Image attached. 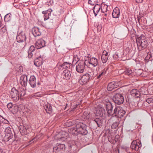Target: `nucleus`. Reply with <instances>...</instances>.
I'll use <instances>...</instances> for the list:
<instances>
[{
  "instance_id": "1",
  "label": "nucleus",
  "mask_w": 153,
  "mask_h": 153,
  "mask_svg": "<svg viewBox=\"0 0 153 153\" xmlns=\"http://www.w3.org/2000/svg\"><path fill=\"white\" fill-rule=\"evenodd\" d=\"M70 131L73 134L76 135L78 134L85 135L88 133L86 129V125L82 123H77L75 127H72L70 129Z\"/></svg>"
},
{
  "instance_id": "2",
  "label": "nucleus",
  "mask_w": 153,
  "mask_h": 153,
  "mask_svg": "<svg viewBox=\"0 0 153 153\" xmlns=\"http://www.w3.org/2000/svg\"><path fill=\"white\" fill-rule=\"evenodd\" d=\"M136 39L138 49L139 51L142 50L143 48H145L147 46L148 43L143 35L137 36Z\"/></svg>"
},
{
  "instance_id": "3",
  "label": "nucleus",
  "mask_w": 153,
  "mask_h": 153,
  "mask_svg": "<svg viewBox=\"0 0 153 153\" xmlns=\"http://www.w3.org/2000/svg\"><path fill=\"white\" fill-rule=\"evenodd\" d=\"M126 113V111L122 107H116L114 110L113 116L121 118Z\"/></svg>"
},
{
  "instance_id": "4",
  "label": "nucleus",
  "mask_w": 153,
  "mask_h": 153,
  "mask_svg": "<svg viewBox=\"0 0 153 153\" xmlns=\"http://www.w3.org/2000/svg\"><path fill=\"white\" fill-rule=\"evenodd\" d=\"M113 100L115 104L120 105L123 103L124 101V98L122 94L117 93L113 96Z\"/></svg>"
},
{
  "instance_id": "5",
  "label": "nucleus",
  "mask_w": 153,
  "mask_h": 153,
  "mask_svg": "<svg viewBox=\"0 0 153 153\" xmlns=\"http://www.w3.org/2000/svg\"><path fill=\"white\" fill-rule=\"evenodd\" d=\"M4 132L5 134V135L3 138L4 141L5 142H7L10 140V141H12V139L13 137V134L11 132V128L8 127L6 128Z\"/></svg>"
},
{
  "instance_id": "6",
  "label": "nucleus",
  "mask_w": 153,
  "mask_h": 153,
  "mask_svg": "<svg viewBox=\"0 0 153 153\" xmlns=\"http://www.w3.org/2000/svg\"><path fill=\"white\" fill-rule=\"evenodd\" d=\"M86 60H85V61L83 60H81L76 65V68L77 72L80 73H82L83 72L85 67V66H87L86 64Z\"/></svg>"
},
{
  "instance_id": "7",
  "label": "nucleus",
  "mask_w": 153,
  "mask_h": 153,
  "mask_svg": "<svg viewBox=\"0 0 153 153\" xmlns=\"http://www.w3.org/2000/svg\"><path fill=\"white\" fill-rule=\"evenodd\" d=\"M141 146V142L138 140L133 141L131 145V147L132 149L136 151H137Z\"/></svg>"
},
{
  "instance_id": "8",
  "label": "nucleus",
  "mask_w": 153,
  "mask_h": 153,
  "mask_svg": "<svg viewBox=\"0 0 153 153\" xmlns=\"http://www.w3.org/2000/svg\"><path fill=\"white\" fill-rule=\"evenodd\" d=\"M92 76L88 73H86L81 76L80 81L81 82L82 84H84L89 82L91 79Z\"/></svg>"
},
{
  "instance_id": "9",
  "label": "nucleus",
  "mask_w": 153,
  "mask_h": 153,
  "mask_svg": "<svg viewBox=\"0 0 153 153\" xmlns=\"http://www.w3.org/2000/svg\"><path fill=\"white\" fill-rule=\"evenodd\" d=\"M120 82H117L113 81L110 82L107 87V89L108 91H111L115 88L119 86Z\"/></svg>"
},
{
  "instance_id": "10",
  "label": "nucleus",
  "mask_w": 153,
  "mask_h": 153,
  "mask_svg": "<svg viewBox=\"0 0 153 153\" xmlns=\"http://www.w3.org/2000/svg\"><path fill=\"white\" fill-rule=\"evenodd\" d=\"M26 37L25 36V33L22 31L16 36V40L17 42H23L25 40Z\"/></svg>"
},
{
  "instance_id": "11",
  "label": "nucleus",
  "mask_w": 153,
  "mask_h": 153,
  "mask_svg": "<svg viewBox=\"0 0 153 153\" xmlns=\"http://www.w3.org/2000/svg\"><path fill=\"white\" fill-rule=\"evenodd\" d=\"M105 108L108 114L110 115H114V112H113V106L111 103L108 102L105 104Z\"/></svg>"
},
{
  "instance_id": "12",
  "label": "nucleus",
  "mask_w": 153,
  "mask_h": 153,
  "mask_svg": "<svg viewBox=\"0 0 153 153\" xmlns=\"http://www.w3.org/2000/svg\"><path fill=\"white\" fill-rule=\"evenodd\" d=\"M65 149V146L63 144L57 143L53 147V152L57 153L61 150H63Z\"/></svg>"
},
{
  "instance_id": "13",
  "label": "nucleus",
  "mask_w": 153,
  "mask_h": 153,
  "mask_svg": "<svg viewBox=\"0 0 153 153\" xmlns=\"http://www.w3.org/2000/svg\"><path fill=\"white\" fill-rule=\"evenodd\" d=\"M19 82L23 87H25L27 84V77L25 75H22L20 77Z\"/></svg>"
},
{
  "instance_id": "14",
  "label": "nucleus",
  "mask_w": 153,
  "mask_h": 153,
  "mask_svg": "<svg viewBox=\"0 0 153 153\" xmlns=\"http://www.w3.org/2000/svg\"><path fill=\"white\" fill-rule=\"evenodd\" d=\"M45 46V42L42 39L38 40L36 43L35 47L37 49L42 48Z\"/></svg>"
},
{
  "instance_id": "15",
  "label": "nucleus",
  "mask_w": 153,
  "mask_h": 153,
  "mask_svg": "<svg viewBox=\"0 0 153 153\" xmlns=\"http://www.w3.org/2000/svg\"><path fill=\"white\" fill-rule=\"evenodd\" d=\"M28 83L32 88H35L36 85V77L34 76H31L29 80Z\"/></svg>"
},
{
  "instance_id": "16",
  "label": "nucleus",
  "mask_w": 153,
  "mask_h": 153,
  "mask_svg": "<svg viewBox=\"0 0 153 153\" xmlns=\"http://www.w3.org/2000/svg\"><path fill=\"white\" fill-rule=\"evenodd\" d=\"M96 115L98 116L102 117L103 118H105L106 116V112L103 108H101L97 110Z\"/></svg>"
},
{
  "instance_id": "17",
  "label": "nucleus",
  "mask_w": 153,
  "mask_h": 153,
  "mask_svg": "<svg viewBox=\"0 0 153 153\" xmlns=\"http://www.w3.org/2000/svg\"><path fill=\"white\" fill-rule=\"evenodd\" d=\"M61 76L64 79L69 80L71 76V72L68 70H65L62 73Z\"/></svg>"
},
{
  "instance_id": "18",
  "label": "nucleus",
  "mask_w": 153,
  "mask_h": 153,
  "mask_svg": "<svg viewBox=\"0 0 153 153\" xmlns=\"http://www.w3.org/2000/svg\"><path fill=\"white\" fill-rule=\"evenodd\" d=\"M88 62L92 66L95 67L98 64V59L95 57H92L88 59Z\"/></svg>"
},
{
  "instance_id": "19",
  "label": "nucleus",
  "mask_w": 153,
  "mask_h": 153,
  "mask_svg": "<svg viewBox=\"0 0 153 153\" xmlns=\"http://www.w3.org/2000/svg\"><path fill=\"white\" fill-rule=\"evenodd\" d=\"M10 95L12 98H19V91L14 88H13L10 92Z\"/></svg>"
},
{
  "instance_id": "20",
  "label": "nucleus",
  "mask_w": 153,
  "mask_h": 153,
  "mask_svg": "<svg viewBox=\"0 0 153 153\" xmlns=\"http://www.w3.org/2000/svg\"><path fill=\"white\" fill-rule=\"evenodd\" d=\"M52 10L51 9H49L46 11L42 12V13L44 14V18L45 21L49 19V16H51V14Z\"/></svg>"
},
{
  "instance_id": "21",
  "label": "nucleus",
  "mask_w": 153,
  "mask_h": 153,
  "mask_svg": "<svg viewBox=\"0 0 153 153\" xmlns=\"http://www.w3.org/2000/svg\"><path fill=\"white\" fill-rule=\"evenodd\" d=\"M102 7L101 5L98 4H96L93 8V11L95 16H96L98 13L101 10L102 11Z\"/></svg>"
},
{
  "instance_id": "22",
  "label": "nucleus",
  "mask_w": 153,
  "mask_h": 153,
  "mask_svg": "<svg viewBox=\"0 0 153 153\" xmlns=\"http://www.w3.org/2000/svg\"><path fill=\"white\" fill-rule=\"evenodd\" d=\"M120 14V11L119 9L117 7H115L113 10L112 15L114 18H118Z\"/></svg>"
},
{
  "instance_id": "23",
  "label": "nucleus",
  "mask_w": 153,
  "mask_h": 153,
  "mask_svg": "<svg viewBox=\"0 0 153 153\" xmlns=\"http://www.w3.org/2000/svg\"><path fill=\"white\" fill-rule=\"evenodd\" d=\"M32 32L35 37L39 36L41 34V32L39 28L34 27L32 28Z\"/></svg>"
},
{
  "instance_id": "24",
  "label": "nucleus",
  "mask_w": 153,
  "mask_h": 153,
  "mask_svg": "<svg viewBox=\"0 0 153 153\" xmlns=\"http://www.w3.org/2000/svg\"><path fill=\"white\" fill-rule=\"evenodd\" d=\"M34 65L37 67H39L42 65L43 63L42 58L41 57H39L34 61Z\"/></svg>"
},
{
  "instance_id": "25",
  "label": "nucleus",
  "mask_w": 153,
  "mask_h": 153,
  "mask_svg": "<svg viewBox=\"0 0 153 153\" xmlns=\"http://www.w3.org/2000/svg\"><path fill=\"white\" fill-rule=\"evenodd\" d=\"M131 96L136 98L139 97L140 96V93L139 91L136 89H132L131 91Z\"/></svg>"
},
{
  "instance_id": "26",
  "label": "nucleus",
  "mask_w": 153,
  "mask_h": 153,
  "mask_svg": "<svg viewBox=\"0 0 153 153\" xmlns=\"http://www.w3.org/2000/svg\"><path fill=\"white\" fill-rule=\"evenodd\" d=\"M108 7V6L107 5H105L103 7V9H102L101 12L103 13L102 15L105 16V17H107L108 15L109 12H107Z\"/></svg>"
},
{
  "instance_id": "27",
  "label": "nucleus",
  "mask_w": 153,
  "mask_h": 153,
  "mask_svg": "<svg viewBox=\"0 0 153 153\" xmlns=\"http://www.w3.org/2000/svg\"><path fill=\"white\" fill-rule=\"evenodd\" d=\"M35 50V48L34 46L32 45L30 47L29 50L28 51V57L29 58H30L32 56V52L34 51Z\"/></svg>"
},
{
  "instance_id": "28",
  "label": "nucleus",
  "mask_w": 153,
  "mask_h": 153,
  "mask_svg": "<svg viewBox=\"0 0 153 153\" xmlns=\"http://www.w3.org/2000/svg\"><path fill=\"white\" fill-rule=\"evenodd\" d=\"M107 70V69L104 68L102 70L100 73H99V75H98L97 77V79H100L102 78L103 76L105 74L106 71Z\"/></svg>"
},
{
  "instance_id": "29",
  "label": "nucleus",
  "mask_w": 153,
  "mask_h": 153,
  "mask_svg": "<svg viewBox=\"0 0 153 153\" xmlns=\"http://www.w3.org/2000/svg\"><path fill=\"white\" fill-rule=\"evenodd\" d=\"M72 64L67 62H64L61 65V66L63 68H69L70 66H71Z\"/></svg>"
},
{
  "instance_id": "30",
  "label": "nucleus",
  "mask_w": 153,
  "mask_h": 153,
  "mask_svg": "<svg viewBox=\"0 0 153 153\" xmlns=\"http://www.w3.org/2000/svg\"><path fill=\"white\" fill-rule=\"evenodd\" d=\"M45 109L48 113L50 114L52 112V107L50 104L46 105L45 107Z\"/></svg>"
},
{
  "instance_id": "31",
  "label": "nucleus",
  "mask_w": 153,
  "mask_h": 153,
  "mask_svg": "<svg viewBox=\"0 0 153 153\" xmlns=\"http://www.w3.org/2000/svg\"><path fill=\"white\" fill-rule=\"evenodd\" d=\"M11 14L10 13H8L6 14L4 16V20L5 22H8L11 19Z\"/></svg>"
},
{
  "instance_id": "32",
  "label": "nucleus",
  "mask_w": 153,
  "mask_h": 153,
  "mask_svg": "<svg viewBox=\"0 0 153 153\" xmlns=\"http://www.w3.org/2000/svg\"><path fill=\"white\" fill-rule=\"evenodd\" d=\"M94 121L97 123L98 127H100L102 126V120L99 118H97L94 119Z\"/></svg>"
},
{
  "instance_id": "33",
  "label": "nucleus",
  "mask_w": 153,
  "mask_h": 153,
  "mask_svg": "<svg viewBox=\"0 0 153 153\" xmlns=\"http://www.w3.org/2000/svg\"><path fill=\"white\" fill-rule=\"evenodd\" d=\"M108 56H106L105 55H104V54H102L101 59L102 62L104 63H105L108 60Z\"/></svg>"
},
{
  "instance_id": "34",
  "label": "nucleus",
  "mask_w": 153,
  "mask_h": 153,
  "mask_svg": "<svg viewBox=\"0 0 153 153\" xmlns=\"http://www.w3.org/2000/svg\"><path fill=\"white\" fill-rule=\"evenodd\" d=\"M19 130L21 133H22L25 134L27 133V129L24 126H21L19 127Z\"/></svg>"
},
{
  "instance_id": "35",
  "label": "nucleus",
  "mask_w": 153,
  "mask_h": 153,
  "mask_svg": "<svg viewBox=\"0 0 153 153\" xmlns=\"http://www.w3.org/2000/svg\"><path fill=\"white\" fill-rule=\"evenodd\" d=\"M119 122H115L112 124L111 127L112 129H115L117 128L119 125Z\"/></svg>"
},
{
  "instance_id": "36",
  "label": "nucleus",
  "mask_w": 153,
  "mask_h": 153,
  "mask_svg": "<svg viewBox=\"0 0 153 153\" xmlns=\"http://www.w3.org/2000/svg\"><path fill=\"white\" fill-rule=\"evenodd\" d=\"M79 59L77 55H74L72 61V63L74 64H76L79 61Z\"/></svg>"
},
{
  "instance_id": "37",
  "label": "nucleus",
  "mask_w": 153,
  "mask_h": 153,
  "mask_svg": "<svg viewBox=\"0 0 153 153\" xmlns=\"http://www.w3.org/2000/svg\"><path fill=\"white\" fill-rule=\"evenodd\" d=\"M132 71L130 68L126 69L124 71V73L125 74L129 75L132 73Z\"/></svg>"
},
{
  "instance_id": "38",
  "label": "nucleus",
  "mask_w": 153,
  "mask_h": 153,
  "mask_svg": "<svg viewBox=\"0 0 153 153\" xmlns=\"http://www.w3.org/2000/svg\"><path fill=\"white\" fill-rule=\"evenodd\" d=\"M97 2V0H89L88 3L92 5H95Z\"/></svg>"
},
{
  "instance_id": "39",
  "label": "nucleus",
  "mask_w": 153,
  "mask_h": 153,
  "mask_svg": "<svg viewBox=\"0 0 153 153\" xmlns=\"http://www.w3.org/2000/svg\"><path fill=\"white\" fill-rule=\"evenodd\" d=\"M19 97L24 96L25 94V92L24 89L21 88L19 92Z\"/></svg>"
},
{
  "instance_id": "40",
  "label": "nucleus",
  "mask_w": 153,
  "mask_h": 153,
  "mask_svg": "<svg viewBox=\"0 0 153 153\" xmlns=\"http://www.w3.org/2000/svg\"><path fill=\"white\" fill-rule=\"evenodd\" d=\"M8 121L4 119L2 116L0 115V124L2 123H7Z\"/></svg>"
},
{
  "instance_id": "41",
  "label": "nucleus",
  "mask_w": 153,
  "mask_h": 153,
  "mask_svg": "<svg viewBox=\"0 0 153 153\" xmlns=\"http://www.w3.org/2000/svg\"><path fill=\"white\" fill-rule=\"evenodd\" d=\"M146 102L149 104L153 105V99L152 98H149L146 100Z\"/></svg>"
},
{
  "instance_id": "42",
  "label": "nucleus",
  "mask_w": 153,
  "mask_h": 153,
  "mask_svg": "<svg viewBox=\"0 0 153 153\" xmlns=\"http://www.w3.org/2000/svg\"><path fill=\"white\" fill-rule=\"evenodd\" d=\"M13 106L14 105H13L12 104L11 102L8 103L7 105V108L10 111L13 110Z\"/></svg>"
},
{
  "instance_id": "43",
  "label": "nucleus",
  "mask_w": 153,
  "mask_h": 153,
  "mask_svg": "<svg viewBox=\"0 0 153 153\" xmlns=\"http://www.w3.org/2000/svg\"><path fill=\"white\" fill-rule=\"evenodd\" d=\"M18 110V108L17 106L16 105H14L13 108V110L11 111L13 113H16Z\"/></svg>"
},
{
  "instance_id": "44",
  "label": "nucleus",
  "mask_w": 153,
  "mask_h": 153,
  "mask_svg": "<svg viewBox=\"0 0 153 153\" xmlns=\"http://www.w3.org/2000/svg\"><path fill=\"white\" fill-rule=\"evenodd\" d=\"M42 94L41 92H38L36 93L35 94V96L36 97H40L42 96Z\"/></svg>"
},
{
  "instance_id": "45",
  "label": "nucleus",
  "mask_w": 153,
  "mask_h": 153,
  "mask_svg": "<svg viewBox=\"0 0 153 153\" xmlns=\"http://www.w3.org/2000/svg\"><path fill=\"white\" fill-rule=\"evenodd\" d=\"M113 57L115 59H117L119 56L118 54L117 53H115L113 55Z\"/></svg>"
},
{
  "instance_id": "46",
  "label": "nucleus",
  "mask_w": 153,
  "mask_h": 153,
  "mask_svg": "<svg viewBox=\"0 0 153 153\" xmlns=\"http://www.w3.org/2000/svg\"><path fill=\"white\" fill-rule=\"evenodd\" d=\"M102 54H104V55L106 56H108V53L106 51H103Z\"/></svg>"
},
{
  "instance_id": "47",
  "label": "nucleus",
  "mask_w": 153,
  "mask_h": 153,
  "mask_svg": "<svg viewBox=\"0 0 153 153\" xmlns=\"http://www.w3.org/2000/svg\"><path fill=\"white\" fill-rule=\"evenodd\" d=\"M0 153H4L2 149H0Z\"/></svg>"
},
{
  "instance_id": "48",
  "label": "nucleus",
  "mask_w": 153,
  "mask_h": 153,
  "mask_svg": "<svg viewBox=\"0 0 153 153\" xmlns=\"http://www.w3.org/2000/svg\"><path fill=\"white\" fill-rule=\"evenodd\" d=\"M1 27V21L0 20V28Z\"/></svg>"
},
{
  "instance_id": "49",
  "label": "nucleus",
  "mask_w": 153,
  "mask_h": 153,
  "mask_svg": "<svg viewBox=\"0 0 153 153\" xmlns=\"http://www.w3.org/2000/svg\"><path fill=\"white\" fill-rule=\"evenodd\" d=\"M107 17H103V18L105 19H106Z\"/></svg>"
},
{
  "instance_id": "50",
  "label": "nucleus",
  "mask_w": 153,
  "mask_h": 153,
  "mask_svg": "<svg viewBox=\"0 0 153 153\" xmlns=\"http://www.w3.org/2000/svg\"><path fill=\"white\" fill-rule=\"evenodd\" d=\"M21 67H19V68H20V70H21Z\"/></svg>"
},
{
  "instance_id": "51",
  "label": "nucleus",
  "mask_w": 153,
  "mask_h": 153,
  "mask_svg": "<svg viewBox=\"0 0 153 153\" xmlns=\"http://www.w3.org/2000/svg\"><path fill=\"white\" fill-rule=\"evenodd\" d=\"M37 84H38V85H40V83H39V82H38V83H37Z\"/></svg>"
},
{
  "instance_id": "52",
  "label": "nucleus",
  "mask_w": 153,
  "mask_h": 153,
  "mask_svg": "<svg viewBox=\"0 0 153 153\" xmlns=\"http://www.w3.org/2000/svg\"><path fill=\"white\" fill-rule=\"evenodd\" d=\"M64 139V138H63V137H62L61 138V139Z\"/></svg>"
},
{
  "instance_id": "53",
  "label": "nucleus",
  "mask_w": 153,
  "mask_h": 153,
  "mask_svg": "<svg viewBox=\"0 0 153 153\" xmlns=\"http://www.w3.org/2000/svg\"><path fill=\"white\" fill-rule=\"evenodd\" d=\"M34 139H33L31 141H31H32L33 140H34Z\"/></svg>"
}]
</instances>
